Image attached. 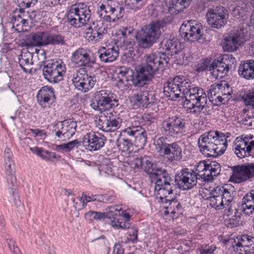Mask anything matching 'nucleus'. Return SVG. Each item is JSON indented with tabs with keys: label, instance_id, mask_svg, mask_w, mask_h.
Wrapping results in <instances>:
<instances>
[{
	"label": "nucleus",
	"instance_id": "nucleus-6",
	"mask_svg": "<svg viewBox=\"0 0 254 254\" xmlns=\"http://www.w3.org/2000/svg\"><path fill=\"white\" fill-rule=\"evenodd\" d=\"M185 99L184 105L186 106L190 113L197 116L201 113L206 115L207 95L205 90L199 86L193 85L183 96Z\"/></svg>",
	"mask_w": 254,
	"mask_h": 254
},
{
	"label": "nucleus",
	"instance_id": "nucleus-50",
	"mask_svg": "<svg viewBox=\"0 0 254 254\" xmlns=\"http://www.w3.org/2000/svg\"><path fill=\"white\" fill-rule=\"evenodd\" d=\"M126 5L130 9L139 10L145 5V0H125Z\"/></svg>",
	"mask_w": 254,
	"mask_h": 254
},
{
	"label": "nucleus",
	"instance_id": "nucleus-60",
	"mask_svg": "<svg viewBox=\"0 0 254 254\" xmlns=\"http://www.w3.org/2000/svg\"><path fill=\"white\" fill-rule=\"evenodd\" d=\"M207 165L208 163H206V162L200 161L197 163V165H195V172H194L196 173L197 177H200V175L202 174Z\"/></svg>",
	"mask_w": 254,
	"mask_h": 254
},
{
	"label": "nucleus",
	"instance_id": "nucleus-48",
	"mask_svg": "<svg viewBox=\"0 0 254 254\" xmlns=\"http://www.w3.org/2000/svg\"><path fill=\"white\" fill-rule=\"evenodd\" d=\"M110 225L116 229H125L129 227L128 222H125L123 218L113 217L111 220Z\"/></svg>",
	"mask_w": 254,
	"mask_h": 254
},
{
	"label": "nucleus",
	"instance_id": "nucleus-43",
	"mask_svg": "<svg viewBox=\"0 0 254 254\" xmlns=\"http://www.w3.org/2000/svg\"><path fill=\"white\" fill-rule=\"evenodd\" d=\"M254 119V110L252 107H247L243 110V114L239 118V123L241 124L251 127L252 126Z\"/></svg>",
	"mask_w": 254,
	"mask_h": 254
},
{
	"label": "nucleus",
	"instance_id": "nucleus-40",
	"mask_svg": "<svg viewBox=\"0 0 254 254\" xmlns=\"http://www.w3.org/2000/svg\"><path fill=\"white\" fill-rule=\"evenodd\" d=\"M4 158L5 174H15V165L13 160V154L9 148H6L4 149Z\"/></svg>",
	"mask_w": 254,
	"mask_h": 254
},
{
	"label": "nucleus",
	"instance_id": "nucleus-29",
	"mask_svg": "<svg viewBox=\"0 0 254 254\" xmlns=\"http://www.w3.org/2000/svg\"><path fill=\"white\" fill-rule=\"evenodd\" d=\"M119 49L117 45L102 47L98 51V56L101 62L107 63L115 61L119 55Z\"/></svg>",
	"mask_w": 254,
	"mask_h": 254
},
{
	"label": "nucleus",
	"instance_id": "nucleus-14",
	"mask_svg": "<svg viewBox=\"0 0 254 254\" xmlns=\"http://www.w3.org/2000/svg\"><path fill=\"white\" fill-rule=\"evenodd\" d=\"M179 141L170 142L167 137L162 136L156 140L158 152L166 156L171 161H178L182 159V149Z\"/></svg>",
	"mask_w": 254,
	"mask_h": 254
},
{
	"label": "nucleus",
	"instance_id": "nucleus-44",
	"mask_svg": "<svg viewBox=\"0 0 254 254\" xmlns=\"http://www.w3.org/2000/svg\"><path fill=\"white\" fill-rule=\"evenodd\" d=\"M165 55H174L179 52L181 49V45L177 41L167 40L164 45Z\"/></svg>",
	"mask_w": 254,
	"mask_h": 254
},
{
	"label": "nucleus",
	"instance_id": "nucleus-8",
	"mask_svg": "<svg viewBox=\"0 0 254 254\" xmlns=\"http://www.w3.org/2000/svg\"><path fill=\"white\" fill-rule=\"evenodd\" d=\"M122 133L124 136L130 138L123 139L122 141H118V147L124 152L129 151L132 146V142L137 146L142 147L145 145L147 141L146 131L139 126H130L124 129Z\"/></svg>",
	"mask_w": 254,
	"mask_h": 254
},
{
	"label": "nucleus",
	"instance_id": "nucleus-11",
	"mask_svg": "<svg viewBox=\"0 0 254 254\" xmlns=\"http://www.w3.org/2000/svg\"><path fill=\"white\" fill-rule=\"evenodd\" d=\"M133 78V85L138 87L139 89L133 94L131 98V102L136 107H147L148 105L152 104L155 102V90L153 86L150 85L152 81H147L141 85L136 84Z\"/></svg>",
	"mask_w": 254,
	"mask_h": 254
},
{
	"label": "nucleus",
	"instance_id": "nucleus-13",
	"mask_svg": "<svg viewBox=\"0 0 254 254\" xmlns=\"http://www.w3.org/2000/svg\"><path fill=\"white\" fill-rule=\"evenodd\" d=\"M161 130L165 135L173 137H181L187 131V122L180 116H173L164 120L161 123Z\"/></svg>",
	"mask_w": 254,
	"mask_h": 254
},
{
	"label": "nucleus",
	"instance_id": "nucleus-32",
	"mask_svg": "<svg viewBox=\"0 0 254 254\" xmlns=\"http://www.w3.org/2000/svg\"><path fill=\"white\" fill-rule=\"evenodd\" d=\"M134 28L131 26H123L118 33V36L121 42L126 46H132L134 42L133 38Z\"/></svg>",
	"mask_w": 254,
	"mask_h": 254
},
{
	"label": "nucleus",
	"instance_id": "nucleus-27",
	"mask_svg": "<svg viewBox=\"0 0 254 254\" xmlns=\"http://www.w3.org/2000/svg\"><path fill=\"white\" fill-rule=\"evenodd\" d=\"M106 137L98 132L90 131L84 136L81 141L82 145L89 151H96L104 146Z\"/></svg>",
	"mask_w": 254,
	"mask_h": 254
},
{
	"label": "nucleus",
	"instance_id": "nucleus-18",
	"mask_svg": "<svg viewBox=\"0 0 254 254\" xmlns=\"http://www.w3.org/2000/svg\"><path fill=\"white\" fill-rule=\"evenodd\" d=\"M97 55L87 48H79L72 54L71 61L77 67H92L96 64Z\"/></svg>",
	"mask_w": 254,
	"mask_h": 254
},
{
	"label": "nucleus",
	"instance_id": "nucleus-51",
	"mask_svg": "<svg viewBox=\"0 0 254 254\" xmlns=\"http://www.w3.org/2000/svg\"><path fill=\"white\" fill-rule=\"evenodd\" d=\"M137 75V71L133 76H129V77L128 78L123 77V78H119L117 85L119 88H123V89H126L125 87L128 88L130 86V82L131 81L133 83V78Z\"/></svg>",
	"mask_w": 254,
	"mask_h": 254
},
{
	"label": "nucleus",
	"instance_id": "nucleus-45",
	"mask_svg": "<svg viewBox=\"0 0 254 254\" xmlns=\"http://www.w3.org/2000/svg\"><path fill=\"white\" fill-rule=\"evenodd\" d=\"M82 146L81 141L78 139L69 141L67 143H64L61 145H57L56 150L62 149L65 152H69L75 148H77L78 147Z\"/></svg>",
	"mask_w": 254,
	"mask_h": 254
},
{
	"label": "nucleus",
	"instance_id": "nucleus-19",
	"mask_svg": "<svg viewBox=\"0 0 254 254\" xmlns=\"http://www.w3.org/2000/svg\"><path fill=\"white\" fill-rule=\"evenodd\" d=\"M237 61L231 54L223 55L220 60H214L210 67L212 70V75L216 78H222L227 75L230 69L235 67Z\"/></svg>",
	"mask_w": 254,
	"mask_h": 254
},
{
	"label": "nucleus",
	"instance_id": "nucleus-28",
	"mask_svg": "<svg viewBox=\"0 0 254 254\" xmlns=\"http://www.w3.org/2000/svg\"><path fill=\"white\" fill-rule=\"evenodd\" d=\"M36 98L37 103L41 108L45 110H48L55 101L54 90L50 86H43L38 91Z\"/></svg>",
	"mask_w": 254,
	"mask_h": 254
},
{
	"label": "nucleus",
	"instance_id": "nucleus-59",
	"mask_svg": "<svg viewBox=\"0 0 254 254\" xmlns=\"http://www.w3.org/2000/svg\"><path fill=\"white\" fill-rule=\"evenodd\" d=\"M119 78L127 77L128 78L129 76H133L134 74L132 72V70L129 68L125 67H122L119 69L118 73Z\"/></svg>",
	"mask_w": 254,
	"mask_h": 254
},
{
	"label": "nucleus",
	"instance_id": "nucleus-1",
	"mask_svg": "<svg viewBox=\"0 0 254 254\" xmlns=\"http://www.w3.org/2000/svg\"><path fill=\"white\" fill-rule=\"evenodd\" d=\"M98 13L102 19L94 21L89 28L90 32L88 39L93 43L99 42L106 36L107 25L103 20L115 22L124 16L125 9L123 6L117 5L115 1L107 0L99 6Z\"/></svg>",
	"mask_w": 254,
	"mask_h": 254
},
{
	"label": "nucleus",
	"instance_id": "nucleus-34",
	"mask_svg": "<svg viewBox=\"0 0 254 254\" xmlns=\"http://www.w3.org/2000/svg\"><path fill=\"white\" fill-rule=\"evenodd\" d=\"M239 75L247 79L254 78V61L246 60L242 63L238 69Z\"/></svg>",
	"mask_w": 254,
	"mask_h": 254
},
{
	"label": "nucleus",
	"instance_id": "nucleus-47",
	"mask_svg": "<svg viewBox=\"0 0 254 254\" xmlns=\"http://www.w3.org/2000/svg\"><path fill=\"white\" fill-rule=\"evenodd\" d=\"M192 0H171V7L175 10L181 12L187 8Z\"/></svg>",
	"mask_w": 254,
	"mask_h": 254
},
{
	"label": "nucleus",
	"instance_id": "nucleus-38",
	"mask_svg": "<svg viewBox=\"0 0 254 254\" xmlns=\"http://www.w3.org/2000/svg\"><path fill=\"white\" fill-rule=\"evenodd\" d=\"M220 96H217L214 100L216 105L224 104L227 103L231 95L232 90L226 82H220Z\"/></svg>",
	"mask_w": 254,
	"mask_h": 254
},
{
	"label": "nucleus",
	"instance_id": "nucleus-39",
	"mask_svg": "<svg viewBox=\"0 0 254 254\" xmlns=\"http://www.w3.org/2000/svg\"><path fill=\"white\" fill-rule=\"evenodd\" d=\"M108 197L109 195L107 194L93 195L85 192L82 193L81 197H77L76 200L81 203L82 208H84L88 202L94 201H105L109 200Z\"/></svg>",
	"mask_w": 254,
	"mask_h": 254
},
{
	"label": "nucleus",
	"instance_id": "nucleus-57",
	"mask_svg": "<svg viewBox=\"0 0 254 254\" xmlns=\"http://www.w3.org/2000/svg\"><path fill=\"white\" fill-rule=\"evenodd\" d=\"M6 242L9 249L13 254H22L14 240L7 238L6 239Z\"/></svg>",
	"mask_w": 254,
	"mask_h": 254
},
{
	"label": "nucleus",
	"instance_id": "nucleus-55",
	"mask_svg": "<svg viewBox=\"0 0 254 254\" xmlns=\"http://www.w3.org/2000/svg\"><path fill=\"white\" fill-rule=\"evenodd\" d=\"M210 60L208 59L201 60L196 66L197 71L202 72L208 69L212 74V70H209L210 67L211 66V64H210Z\"/></svg>",
	"mask_w": 254,
	"mask_h": 254
},
{
	"label": "nucleus",
	"instance_id": "nucleus-16",
	"mask_svg": "<svg viewBox=\"0 0 254 254\" xmlns=\"http://www.w3.org/2000/svg\"><path fill=\"white\" fill-rule=\"evenodd\" d=\"M233 150L240 159L254 158V136L252 134H242L237 137L233 143Z\"/></svg>",
	"mask_w": 254,
	"mask_h": 254
},
{
	"label": "nucleus",
	"instance_id": "nucleus-22",
	"mask_svg": "<svg viewBox=\"0 0 254 254\" xmlns=\"http://www.w3.org/2000/svg\"><path fill=\"white\" fill-rule=\"evenodd\" d=\"M228 13L227 9L221 6L209 8L206 14L208 24L212 28L219 29L227 23Z\"/></svg>",
	"mask_w": 254,
	"mask_h": 254
},
{
	"label": "nucleus",
	"instance_id": "nucleus-26",
	"mask_svg": "<svg viewBox=\"0 0 254 254\" xmlns=\"http://www.w3.org/2000/svg\"><path fill=\"white\" fill-rule=\"evenodd\" d=\"M198 177L192 170L188 168L183 169L175 178V181L180 189L188 190L196 185Z\"/></svg>",
	"mask_w": 254,
	"mask_h": 254
},
{
	"label": "nucleus",
	"instance_id": "nucleus-25",
	"mask_svg": "<svg viewBox=\"0 0 254 254\" xmlns=\"http://www.w3.org/2000/svg\"><path fill=\"white\" fill-rule=\"evenodd\" d=\"M72 82L75 88L82 92H87L91 89L96 82L95 75L76 71L72 74Z\"/></svg>",
	"mask_w": 254,
	"mask_h": 254
},
{
	"label": "nucleus",
	"instance_id": "nucleus-5",
	"mask_svg": "<svg viewBox=\"0 0 254 254\" xmlns=\"http://www.w3.org/2000/svg\"><path fill=\"white\" fill-rule=\"evenodd\" d=\"M166 26L164 20H156L143 26L139 30L135 37L139 47L148 49L151 47L160 38Z\"/></svg>",
	"mask_w": 254,
	"mask_h": 254
},
{
	"label": "nucleus",
	"instance_id": "nucleus-31",
	"mask_svg": "<svg viewBox=\"0 0 254 254\" xmlns=\"http://www.w3.org/2000/svg\"><path fill=\"white\" fill-rule=\"evenodd\" d=\"M166 209L165 214H171L172 218H177L183 214V208L180 203L175 198H170V199L162 203Z\"/></svg>",
	"mask_w": 254,
	"mask_h": 254
},
{
	"label": "nucleus",
	"instance_id": "nucleus-64",
	"mask_svg": "<svg viewBox=\"0 0 254 254\" xmlns=\"http://www.w3.org/2000/svg\"><path fill=\"white\" fill-rule=\"evenodd\" d=\"M137 230L136 229H131L128 232V237L127 240L128 241L134 243L137 241Z\"/></svg>",
	"mask_w": 254,
	"mask_h": 254
},
{
	"label": "nucleus",
	"instance_id": "nucleus-33",
	"mask_svg": "<svg viewBox=\"0 0 254 254\" xmlns=\"http://www.w3.org/2000/svg\"><path fill=\"white\" fill-rule=\"evenodd\" d=\"M29 149L33 153L47 161H59L61 158V156L55 152L49 151L42 147L36 146L30 147Z\"/></svg>",
	"mask_w": 254,
	"mask_h": 254
},
{
	"label": "nucleus",
	"instance_id": "nucleus-36",
	"mask_svg": "<svg viewBox=\"0 0 254 254\" xmlns=\"http://www.w3.org/2000/svg\"><path fill=\"white\" fill-rule=\"evenodd\" d=\"M33 55V53L30 52L27 50H22L18 57L20 66L25 72H29L31 70L30 66L33 64L32 61Z\"/></svg>",
	"mask_w": 254,
	"mask_h": 254
},
{
	"label": "nucleus",
	"instance_id": "nucleus-30",
	"mask_svg": "<svg viewBox=\"0 0 254 254\" xmlns=\"http://www.w3.org/2000/svg\"><path fill=\"white\" fill-rule=\"evenodd\" d=\"M132 168L134 169H142L147 174H152L153 175V164L151 158L147 156L137 157L131 163Z\"/></svg>",
	"mask_w": 254,
	"mask_h": 254
},
{
	"label": "nucleus",
	"instance_id": "nucleus-42",
	"mask_svg": "<svg viewBox=\"0 0 254 254\" xmlns=\"http://www.w3.org/2000/svg\"><path fill=\"white\" fill-rule=\"evenodd\" d=\"M45 32H38L31 33L27 38L26 44L28 46H45L44 43V37Z\"/></svg>",
	"mask_w": 254,
	"mask_h": 254
},
{
	"label": "nucleus",
	"instance_id": "nucleus-24",
	"mask_svg": "<svg viewBox=\"0 0 254 254\" xmlns=\"http://www.w3.org/2000/svg\"><path fill=\"white\" fill-rule=\"evenodd\" d=\"M100 128L106 132L114 131L119 128L123 120L120 114L115 111L106 112L104 116L101 115L99 118Z\"/></svg>",
	"mask_w": 254,
	"mask_h": 254
},
{
	"label": "nucleus",
	"instance_id": "nucleus-12",
	"mask_svg": "<svg viewBox=\"0 0 254 254\" xmlns=\"http://www.w3.org/2000/svg\"><path fill=\"white\" fill-rule=\"evenodd\" d=\"M193 85L187 77L181 75H177L164 86V93L170 100H175L179 97L183 98L187 92V90H189Z\"/></svg>",
	"mask_w": 254,
	"mask_h": 254
},
{
	"label": "nucleus",
	"instance_id": "nucleus-56",
	"mask_svg": "<svg viewBox=\"0 0 254 254\" xmlns=\"http://www.w3.org/2000/svg\"><path fill=\"white\" fill-rule=\"evenodd\" d=\"M208 169L210 170L211 175L213 177L217 176L220 173L221 167L219 163L215 161H212L208 163Z\"/></svg>",
	"mask_w": 254,
	"mask_h": 254
},
{
	"label": "nucleus",
	"instance_id": "nucleus-3",
	"mask_svg": "<svg viewBox=\"0 0 254 254\" xmlns=\"http://www.w3.org/2000/svg\"><path fill=\"white\" fill-rule=\"evenodd\" d=\"M197 144L200 152L208 157L221 156L228 146L227 137L217 130L204 132L198 138Z\"/></svg>",
	"mask_w": 254,
	"mask_h": 254
},
{
	"label": "nucleus",
	"instance_id": "nucleus-61",
	"mask_svg": "<svg viewBox=\"0 0 254 254\" xmlns=\"http://www.w3.org/2000/svg\"><path fill=\"white\" fill-rule=\"evenodd\" d=\"M239 242H242L243 244H247L246 246L249 247L254 244V237L248 235H243L241 236Z\"/></svg>",
	"mask_w": 254,
	"mask_h": 254
},
{
	"label": "nucleus",
	"instance_id": "nucleus-23",
	"mask_svg": "<svg viewBox=\"0 0 254 254\" xmlns=\"http://www.w3.org/2000/svg\"><path fill=\"white\" fill-rule=\"evenodd\" d=\"M76 127V122L71 119L65 120L54 123L52 132L59 139L64 140L69 139L74 134Z\"/></svg>",
	"mask_w": 254,
	"mask_h": 254
},
{
	"label": "nucleus",
	"instance_id": "nucleus-63",
	"mask_svg": "<svg viewBox=\"0 0 254 254\" xmlns=\"http://www.w3.org/2000/svg\"><path fill=\"white\" fill-rule=\"evenodd\" d=\"M19 5L22 7L28 8L34 5L38 0H17Z\"/></svg>",
	"mask_w": 254,
	"mask_h": 254
},
{
	"label": "nucleus",
	"instance_id": "nucleus-52",
	"mask_svg": "<svg viewBox=\"0 0 254 254\" xmlns=\"http://www.w3.org/2000/svg\"><path fill=\"white\" fill-rule=\"evenodd\" d=\"M241 222V217L237 215H233L231 218L226 219L225 225L228 228H233L238 226Z\"/></svg>",
	"mask_w": 254,
	"mask_h": 254
},
{
	"label": "nucleus",
	"instance_id": "nucleus-54",
	"mask_svg": "<svg viewBox=\"0 0 254 254\" xmlns=\"http://www.w3.org/2000/svg\"><path fill=\"white\" fill-rule=\"evenodd\" d=\"M220 82L211 85L207 91V94L209 99H213L216 96H220Z\"/></svg>",
	"mask_w": 254,
	"mask_h": 254
},
{
	"label": "nucleus",
	"instance_id": "nucleus-46",
	"mask_svg": "<svg viewBox=\"0 0 254 254\" xmlns=\"http://www.w3.org/2000/svg\"><path fill=\"white\" fill-rule=\"evenodd\" d=\"M107 214L105 212H101L94 211H89L85 214V218L87 221H92L93 220L101 221L107 217Z\"/></svg>",
	"mask_w": 254,
	"mask_h": 254
},
{
	"label": "nucleus",
	"instance_id": "nucleus-17",
	"mask_svg": "<svg viewBox=\"0 0 254 254\" xmlns=\"http://www.w3.org/2000/svg\"><path fill=\"white\" fill-rule=\"evenodd\" d=\"M118 105V100L111 91L102 90L95 93L94 102L91 104L92 108L101 112L109 110Z\"/></svg>",
	"mask_w": 254,
	"mask_h": 254
},
{
	"label": "nucleus",
	"instance_id": "nucleus-58",
	"mask_svg": "<svg viewBox=\"0 0 254 254\" xmlns=\"http://www.w3.org/2000/svg\"><path fill=\"white\" fill-rule=\"evenodd\" d=\"M215 247L213 246L202 245L197 250V254H212L215 250Z\"/></svg>",
	"mask_w": 254,
	"mask_h": 254
},
{
	"label": "nucleus",
	"instance_id": "nucleus-21",
	"mask_svg": "<svg viewBox=\"0 0 254 254\" xmlns=\"http://www.w3.org/2000/svg\"><path fill=\"white\" fill-rule=\"evenodd\" d=\"M232 171V175L230 178L232 182L240 184L250 181L254 177V163L234 166Z\"/></svg>",
	"mask_w": 254,
	"mask_h": 254
},
{
	"label": "nucleus",
	"instance_id": "nucleus-7",
	"mask_svg": "<svg viewBox=\"0 0 254 254\" xmlns=\"http://www.w3.org/2000/svg\"><path fill=\"white\" fill-rule=\"evenodd\" d=\"M153 178L155 180L154 194L158 202L162 204L172 198L173 180L165 170L162 169L154 172Z\"/></svg>",
	"mask_w": 254,
	"mask_h": 254
},
{
	"label": "nucleus",
	"instance_id": "nucleus-4",
	"mask_svg": "<svg viewBox=\"0 0 254 254\" xmlns=\"http://www.w3.org/2000/svg\"><path fill=\"white\" fill-rule=\"evenodd\" d=\"M235 188L230 184H226L223 186H218L213 188L210 192L209 196L206 199L209 200L210 205L216 209L220 210L226 208L227 215L237 211L233 207L235 204L234 198L236 195Z\"/></svg>",
	"mask_w": 254,
	"mask_h": 254
},
{
	"label": "nucleus",
	"instance_id": "nucleus-20",
	"mask_svg": "<svg viewBox=\"0 0 254 254\" xmlns=\"http://www.w3.org/2000/svg\"><path fill=\"white\" fill-rule=\"evenodd\" d=\"M180 33L182 37L190 42L198 41L203 35L201 24L193 20L184 22L181 26Z\"/></svg>",
	"mask_w": 254,
	"mask_h": 254
},
{
	"label": "nucleus",
	"instance_id": "nucleus-37",
	"mask_svg": "<svg viewBox=\"0 0 254 254\" xmlns=\"http://www.w3.org/2000/svg\"><path fill=\"white\" fill-rule=\"evenodd\" d=\"M242 209L247 215L254 212V189L251 190L243 198Z\"/></svg>",
	"mask_w": 254,
	"mask_h": 254
},
{
	"label": "nucleus",
	"instance_id": "nucleus-53",
	"mask_svg": "<svg viewBox=\"0 0 254 254\" xmlns=\"http://www.w3.org/2000/svg\"><path fill=\"white\" fill-rule=\"evenodd\" d=\"M247 244L238 242L233 245L234 251L238 254H250L249 247L246 246Z\"/></svg>",
	"mask_w": 254,
	"mask_h": 254
},
{
	"label": "nucleus",
	"instance_id": "nucleus-10",
	"mask_svg": "<svg viewBox=\"0 0 254 254\" xmlns=\"http://www.w3.org/2000/svg\"><path fill=\"white\" fill-rule=\"evenodd\" d=\"M91 17L89 7L83 2L72 5L67 16V22L75 28L81 27L88 24Z\"/></svg>",
	"mask_w": 254,
	"mask_h": 254
},
{
	"label": "nucleus",
	"instance_id": "nucleus-9",
	"mask_svg": "<svg viewBox=\"0 0 254 254\" xmlns=\"http://www.w3.org/2000/svg\"><path fill=\"white\" fill-rule=\"evenodd\" d=\"M247 23H243L239 29L235 30L225 36L222 43V46L225 51H236L238 47L243 44L251 37Z\"/></svg>",
	"mask_w": 254,
	"mask_h": 254
},
{
	"label": "nucleus",
	"instance_id": "nucleus-41",
	"mask_svg": "<svg viewBox=\"0 0 254 254\" xmlns=\"http://www.w3.org/2000/svg\"><path fill=\"white\" fill-rule=\"evenodd\" d=\"M44 37V44L45 46L48 45H64L65 44L64 37L61 34L45 32Z\"/></svg>",
	"mask_w": 254,
	"mask_h": 254
},
{
	"label": "nucleus",
	"instance_id": "nucleus-62",
	"mask_svg": "<svg viewBox=\"0 0 254 254\" xmlns=\"http://www.w3.org/2000/svg\"><path fill=\"white\" fill-rule=\"evenodd\" d=\"M19 16L17 15L13 17L12 20V28L15 29V30L17 32L23 31V28H21V25L19 19Z\"/></svg>",
	"mask_w": 254,
	"mask_h": 254
},
{
	"label": "nucleus",
	"instance_id": "nucleus-15",
	"mask_svg": "<svg viewBox=\"0 0 254 254\" xmlns=\"http://www.w3.org/2000/svg\"><path fill=\"white\" fill-rule=\"evenodd\" d=\"M66 66L63 60L55 58L44 64L43 73L44 77L51 83H58L63 79L66 73Z\"/></svg>",
	"mask_w": 254,
	"mask_h": 254
},
{
	"label": "nucleus",
	"instance_id": "nucleus-35",
	"mask_svg": "<svg viewBox=\"0 0 254 254\" xmlns=\"http://www.w3.org/2000/svg\"><path fill=\"white\" fill-rule=\"evenodd\" d=\"M233 3L230 7L231 14L237 19L243 18L249 10L248 5L242 0L235 1Z\"/></svg>",
	"mask_w": 254,
	"mask_h": 254
},
{
	"label": "nucleus",
	"instance_id": "nucleus-2",
	"mask_svg": "<svg viewBox=\"0 0 254 254\" xmlns=\"http://www.w3.org/2000/svg\"><path fill=\"white\" fill-rule=\"evenodd\" d=\"M145 64L137 69L134 81L137 85H141L147 81H152L154 74L162 72L167 66L169 58L165 54L153 53L146 55Z\"/></svg>",
	"mask_w": 254,
	"mask_h": 254
},
{
	"label": "nucleus",
	"instance_id": "nucleus-49",
	"mask_svg": "<svg viewBox=\"0 0 254 254\" xmlns=\"http://www.w3.org/2000/svg\"><path fill=\"white\" fill-rule=\"evenodd\" d=\"M6 176L9 192L10 194H14L15 190H17L16 179L15 174L6 175Z\"/></svg>",
	"mask_w": 254,
	"mask_h": 254
}]
</instances>
